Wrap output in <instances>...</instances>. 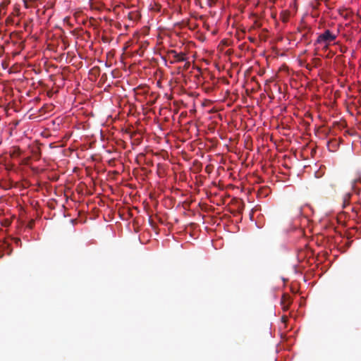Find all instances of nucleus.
Segmentation results:
<instances>
[{
  "label": "nucleus",
  "instance_id": "obj_1",
  "mask_svg": "<svg viewBox=\"0 0 361 361\" xmlns=\"http://www.w3.org/2000/svg\"><path fill=\"white\" fill-rule=\"evenodd\" d=\"M337 37V35L329 30H326L323 33L320 34L315 42V45L319 49L327 50L333 41Z\"/></svg>",
  "mask_w": 361,
  "mask_h": 361
},
{
  "label": "nucleus",
  "instance_id": "obj_2",
  "mask_svg": "<svg viewBox=\"0 0 361 361\" xmlns=\"http://www.w3.org/2000/svg\"><path fill=\"white\" fill-rule=\"evenodd\" d=\"M171 74L175 75L171 80H173L176 83L181 84L182 82L185 80L184 74L180 71V69H176V72H171Z\"/></svg>",
  "mask_w": 361,
  "mask_h": 361
},
{
  "label": "nucleus",
  "instance_id": "obj_3",
  "mask_svg": "<svg viewBox=\"0 0 361 361\" xmlns=\"http://www.w3.org/2000/svg\"><path fill=\"white\" fill-rule=\"evenodd\" d=\"M118 69H108L109 74L111 76L112 78L118 77Z\"/></svg>",
  "mask_w": 361,
  "mask_h": 361
},
{
  "label": "nucleus",
  "instance_id": "obj_4",
  "mask_svg": "<svg viewBox=\"0 0 361 361\" xmlns=\"http://www.w3.org/2000/svg\"><path fill=\"white\" fill-rule=\"evenodd\" d=\"M13 240H14V243L16 244V245H19L21 243V240L20 238H13Z\"/></svg>",
  "mask_w": 361,
  "mask_h": 361
},
{
  "label": "nucleus",
  "instance_id": "obj_5",
  "mask_svg": "<svg viewBox=\"0 0 361 361\" xmlns=\"http://www.w3.org/2000/svg\"><path fill=\"white\" fill-rule=\"evenodd\" d=\"M282 302H283V310H287L288 309L289 303L287 304V305H285V304H283V301Z\"/></svg>",
  "mask_w": 361,
  "mask_h": 361
},
{
  "label": "nucleus",
  "instance_id": "obj_6",
  "mask_svg": "<svg viewBox=\"0 0 361 361\" xmlns=\"http://www.w3.org/2000/svg\"><path fill=\"white\" fill-rule=\"evenodd\" d=\"M250 70H251V69H246V70L245 71V72L243 73L244 75H245V76H247V75L250 73Z\"/></svg>",
  "mask_w": 361,
  "mask_h": 361
},
{
  "label": "nucleus",
  "instance_id": "obj_7",
  "mask_svg": "<svg viewBox=\"0 0 361 361\" xmlns=\"http://www.w3.org/2000/svg\"><path fill=\"white\" fill-rule=\"evenodd\" d=\"M264 73V69H259V72H258V74L259 75H263Z\"/></svg>",
  "mask_w": 361,
  "mask_h": 361
},
{
  "label": "nucleus",
  "instance_id": "obj_8",
  "mask_svg": "<svg viewBox=\"0 0 361 361\" xmlns=\"http://www.w3.org/2000/svg\"><path fill=\"white\" fill-rule=\"evenodd\" d=\"M107 73H104L102 75V79H104V80H107Z\"/></svg>",
  "mask_w": 361,
  "mask_h": 361
},
{
  "label": "nucleus",
  "instance_id": "obj_9",
  "mask_svg": "<svg viewBox=\"0 0 361 361\" xmlns=\"http://www.w3.org/2000/svg\"><path fill=\"white\" fill-rule=\"evenodd\" d=\"M99 70L100 69H98V68H96V69H91L90 71H95V73H94L95 75L97 73H98L99 75Z\"/></svg>",
  "mask_w": 361,
  "mask_h": 361
},
{
  "label": "nucleus",
  "instance_id": "obj_10",
  "mask_svg": "<svg viewBox=\"0 0 361 361\" xmlns=\"http://www.w3.org/2000/svg\"><path fill=\"white\" fill-rule=\"evenodd\" d=\"M56 77L61 78V80H64V76H63V73H61L59 75H57Z\"/></svg>",
  "mask_w": 361,
  "mask_h": 361
},
{
  "label": "nucleus",
  "instance_id": "obj_11",
  "mask_svg": "<svg viewBox=\"0 0 361 361\" xmlns=\"http://www.w3.org/2000/svg\"><path fill=\"white\" fill-rule=\"evenodd\" d=\"M281 319H282V322H286V321H287V317H285V316H283V317H282Z\"/></svg>",
  "mask_w": 361,
  "mask_h": 361
},
{
  "label": "nucleus",
  "instance_id": "obj_12",
  "mask_svg": "<svg viewBox=\"0 0 361 361\" xmlns=\"http://www.w3.org/2000/svg\"><path fill=\"white\" fill-rule=\"evenodd\" d=\"M8 73L9 74H11V73H13V72L12 71V69H11V68H9V69H8Z\"/></svg>",
  "mask_w": 361,
  "mask_h": 361
},
{
  "label": "nucleus",
  "instance_id": "obj_13",
  "mask_svg": "<svg viewBox=\"0 0 361 361\" xmlns=\"http://www.w3.org/2000/svg\"><path fill=\"white\" fill-rule=\"evenodd\" d=\"M272 80H273V78H271L269 80H267V81L271 82V81H272Z\"/></svg>",
  "mask_w": 361,
  "mask_h": 361
}]
</instances>
